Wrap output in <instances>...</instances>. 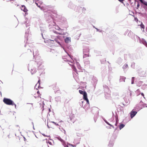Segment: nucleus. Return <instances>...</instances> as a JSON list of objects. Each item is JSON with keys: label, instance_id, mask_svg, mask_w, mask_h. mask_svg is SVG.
I'll return each instance as SVG.
<instances>
[{"label": "nucleus", "instance_id": "1", "mask_svg": "<svg viewBox=\"0 0 147 147\" xmlns=\"http://www.w3.org/2000/svg\"><path fill=\"white\" fill-rule=\"evenodd\" d=\"M3 101L6 105L12 106L14 105L15 107H16V105L14 104L13 101L9 99L5 98H3Z\"/></svg>", "mask_w": 147, "mask_h": 147}, {"label": "nucleus", "instance_id": "2", "mask_svg": "<svg viewBox=\"0 0 147 147\" xmlns=\"http://www.w3.org/2000/svg\"><path fill=\"white\" fill-rule=\"evenodd\" d=\"M35 3L38 7L39 8H40V5H41L42 4V3L41 1H39V0H38L37 1H36Z\"/></svg>", "mask_w": 147, "mask_h": 147}, {"label": "nucleus", "instance_id": "3", "mask_svg": "<svg viewBox=\"0 0 147 147\" xmlns=\"http://www.w3.org/2000/svg\"><path fill=\"white\" fill-rule=\"evenodd\" d=\"M137 113V112L136 111H131L130 113V116L132 118L134 117Z\"/></svg>", "mask_w": 147, "mask_h": 147}, {"label": "nucleus", "instance_id": "4", "mask_svg": "<svg viewBox=\"0 0 147 147\" xmlns=\"http://www.w3.org/2000/svg\"><path fill=\"white\" fill-rule=\"evenodd\" d=\"M21 8L22 10L25 13L27 12L28 11L26 7L24 5H22L21 7Z\"/></svg>", "mask_w": 147, "mask_h": 147}, {"label": "nucleus", "instance_id": "5", "mask_svg": "<svg viewBox=\"0 0 147 147\" xmlns=\"http://www.w3.org/2000/svg\"><path fill=\"white\" fill-rule=\"evenodd\" d=\"M52 88L54 90H57L58 88V87L57 86L56 84H53L52 86Z\"/></svg>", "mask_w": 147, "mask_h": 147}, {"label": "nucleus", "instance_id": "6", "mask_svg": "<svg viewBox=\"0 0 147 147\" xmlns=\"http://www.w3.org/2000/svg\"><path fill=\"white\" fill-rule=\"evenodd\" d=\"M66 43H68L71 42V38L69 37H67L65 40Z\"/></svg>", "mask_w": 147, "mask_h": 147}, {"label": "nucleus", "instance_id": "7", "mask_svg": "<svg viewBox=\"0 0 147 147\" xmlns=\"http://www.w3.org/2000/svg\"><path fill=\"white\" fill-rule=\"evenodd\" d=\"M83 99L84 100L88 99L87 94L86 92H84V94H83Z\"/></svg>", "mask_w": 147, "mask_h": 147}, {"label": "nucleus", "instance_id": "8", "mask_svg": "<svg viewBox=\"0 0 147 147\" xmlns=\"http://www.w3.org/2000/svg\"><path fill=\"white\" fill-rule=\"evenodd\" d=\"M89 49L88 48H86L83 50V53H89Z\"/></svg>", "mask_w": 147, "mask_h": 147}, {"label": "nucleus", "instance_id": "9", "mask_svg": "<svg viewBox=\"0 0 147 147\" xmlns=\"http://www.w3.org/2000/svg\"><path fill=\"white\" fill-rule=\"evenodd\" d=\"M83 53L84 54V57H89V53Z\"/></svg>", "mask_w": 147, "mask_h": 147}, {"label": "nucleus", "instance_id": "10", "mask_svg": "<svg viewBox=\"0 0 147 147\" xmlns=\"http://www.w3.org/2000/svg\"><path fill=\"white\" fill-rule=\"evenodd\" d=\"M139 22H140V23L139 24L138 26L140 25L141 27L142 28H144V26L143 24H142V22H141L140 21H139Z\"/></svg>", "mask_w": 147, "mask_h": 147}, {"label": "nucleus", "instance_id": "11", "mask_svg": "<svg viewBox=\"0 0 147 147\" xmlns=\"http://www.w3.org/2000/svg\"><path fill=\"white\" fill-rule=\"evenodd\" d=\"M127 95H129L130 97H131V91L130 90H128L127 92Z\"/></svg>", "mask_w": 147, "mask_h": 147}, {"label": "nucleus", "instance_id": "12", "mask_svg": "<svg viewBox=\"0 0 147 147\" xmlns=\"http://www.w3.org/2000/svg\"><path fill=\"white\" fill-rule=\"evenodd\" d=\"M125 126V125L123 124H121L119 126V129L121 130L122 128H123Z\"/></svg>", "mask_w": 147, "mask_h": 147}, {"label": "nucleus", "instance_id": "13", "mask_svg": "<svg viewBox=\"0 0 147 147\" xmlns=\"http://www.w3.org/2000/svg\"><path fill=\"white\" fill-rule=\"evenodd\" d=\"M84 92L81 90H79V92L81 94H83L84 93Z\"/></svg>", "mask_w": 147, "mask_h": 147}, {"label": "nucleus", "instance_id": "14", "mask_svg": "<svg viewBox=\"0 0 147 147\" xmlns=\"http://www.w3.org/2000/svg\"><path fill=\"white\" fill-rule=\"evenodd\" d=\"M125 77H121L120 78V80L121 81H125Z\"/></svg>", "mask_w": 147, "mask_h": 147}, {"label": "nucleus", "instance_id": "15", "mask_svg": "<svg viewBox=\"0 0 147 147\" xmlns=\"http://www.w3.org/2000/svg\"><path fill=\"white\" fill-rule=\"evenodd\" d=\"M109 125L113 127H114L113 126V125L111 124H110L106 120H104Z\"/></svg>", "mask_w": 147, "mask_h": 147}, {"label": "nucleus", "instance_id": "16", "mask_svg": "<svg viewBox=\"0 0 147 147\" xmlns=\"http://www.w3.org/2000/svg\"><path fill=\"white\" fill-rule=\"evenodd\" d=\"M128 67V65L127 64H125L123 66V69H125L127 68Z\"/></svg>", "mask_w": 147, "mask_h": 147}, {"label": "nucleus", "instance_id": "17", "mask_svg": "<svg viewBox=\"0 0 147 147\" xmlns=\"http://www.w3.org/2000/svg\"><path fill=\"white\" fill-rule=\"evenodd\" d=\"M37 93L38 95V97L41 98L40 96L41 95V94H40V93L38 91L37 92Z\"/></svg>", "mask_w": 147, "mask_h": 147}, {"label": "nucleus", "instance_id": "18", "mask_svg": "<svg viewBox=\"0 0 147 147\" xmlns=\"http://www.w3.org/2000/svg\"><path fill=\"white\" fill-rule=\"evenodd\" d=\"M55 40L57 42L58 44H59V45H61V44H60V42H59V40H57V39H55Z\"/></svg>", "mask_w": 147, "mask_h": 147}, {"label": "nucleus", "instance_id": "19", "mask_svg": "<svg viewBox=\"0 0 147 147\" xmlns=\"http://www.w3.org/2000/svg\"><path fill=\"white\" fill-rule=\"evenodd\" d=\"M85 100L86 101L87 103V104H88L89 105V100H88V98Z\"/></svg>", "mask_w": 147, "mask_h": 147}, {"label": "nucleus", "instance_id": "20", "mask_svg": "<svg viewBox=\"0 0 147 147\" xmlns=\"http://www.w3.org/2000/svg\"><path fill=\"white\" fill-rule=\"evenodd\" d=\"M69 146H72L73 147H76V145H72L71 144H69Z\"/></svg>", "mask_w": 147, "mask_h": 147}, {"label": "nucleus", "instance_id": "21", "mask_svg": "<svg viewBox=\"0 0 147 147\" xmlns=\"http://www.w3.org/2000/svg\"><path fill=\"white\" fill-rule=\"evenodd\" d=\"M74 71L76 72V73H77V69H76V67H74Z\"/></svg>", "mask_w": 147, "mask_h": 147}, {"label": "nucleus", "instance_id": "22", "mask_svg": "<svg viewBox=\"0 0 147 147\" xmlns=\"http://www.w3.org/2000/svg\"><path fill=\"white\" fill-rule=\"evenodd\" d=\"M135 20L137 22L138 21V19L136 18H135Z\"/></svg>", "mask_w": 147, "mask_h": 147}, {"label": "nucleus", "instance_id": "23", "mask_svg": "<svg viewBox=\"0 0 147 147\" xmlns=\"http://www.w3.org/2000/svg\"><path fill=\"white\" fill-rule=\"evenodd\" d=\"M139 6H140V4L139 3H138L137 4V5L136 8L138 9V8L139 7Z\"/></svg>", "mask_w": 147, "mask_h": 147}, {"label": "nucleus", "instance_id": "24", "mask_svg": "<svg viewBox=\"0 0 147 147\" xmlns=\"http://www.w3.org/2000/svg\"><path fill=\"white\" fill-rule=\"evenodd\" d=\"M142 3L146 5L147 4V2L145 1H144Z\"/></svg>", "mask_w": 147, "mask_h": 147}, {"label": "nucleus", "instance_id": "25", "mask_svg": "<svg viewBox=\"0 0 147 147\" xmlns=\"http://www.w3.org/2000/svg\"><path fill=\"white\" fill-rule=\"evenodd\" d=\"M42 135L44 136H46V137H50V136L46 135L45 134H42Z\"/></svg>", "mask_w": 147, "mask_h": 147}, {"label": "nucleus", "instance_id": "26", "mask_svg": "<svg viewBox=\"0 0 147 147\" xmlns=\"http://www.w3.org/2000/svg\"><path fill=\"white\" fill-rule=\"evenodd\" d=\"M56 29L59 30L60 29V28L59 27H57V28H56Z\"/></svg>", "mask_w": 147, "mask_h": 147}, {"label": "nucleus", "instance_id": "27", "mask_svg": "<svg viewBox=\"0 0 147 147\" xmlns=\"http://www.w3.org/2000/svg\"><path fill=\"white\" fill-rule=\"evenodd\" d=\"M120 2L122 3L124 0H118Z\"/></svg>", "mask_w": 147, "mask_h": 147}, {"label": "nucleus", "instance_id": "28", "mask_svg": "<svg viewBox=\"0 0 147 147\" xmlns=\"http://www.w3.org/2000/svg\"><path fill=\"white\" fill-rule=\"evenodd\" d=\"M142 3H143L144 1H143V0H139Z\"/></svg>", "mask_w": 147, "mask_h": 147}, {"label": "nucleus", "instance_id": "29", "mask_svg": "<svg viewBox=\"0 0 147 147\" xmlns=\"http://www.w3.org/2000/svg\"><path fill=\"white\" fill-rule=\"evenodd\" d=\"M141 94L142 95V96H143V97H144V98H145V97H144V94L143 93H142Z\"/></svg>", "mask_w": 147, "mask_h": 147}, {"label": "nucleus", "instance_id": "30", "mask_svg": "<svg viewBox=\"0 0 147 147\" xmlns=\"http://www.w3.org/2000/svg\"><path fill=\"white\" fill-rule=\"evenodd\" d=\"M40 80H38V83L39 84H40Z\"/></svg>", "mask_w": 147, "mask_h": 147}, {"label": "nucleus", "instance_id": "31", "mask_svg": "<svg viewBox=\"0 0 147 147\" xmlns=\"http://www.w3.org/2000/svg\"><path fill=\"white\" fill-rule=\"evenodd\" d=\"M139 21H138V22L137 23V24H138H138H139L140 23V22H139Z\"/></svg>", "mask_w": 147, "mask_h": 147}, {"label": "nucleus", "instance_id": "32", "mask_svg": "<svg viewBox=\"0 0 147 147\" xmlns=\"http://www.w3.org/2000/svg\"><path fill=\"white\" fill-rule=\"evenodd\" d=\"M51 123H53L55 124H56V123L55 122H51Z\"/></svg>", "mask_w": 147, "mask_h": 147}, {"label": "nucleus", "instance_id": "33", "mask_svg": "<svg viewBox=\"0 0 147 147\" xmlns=\"http://www.w3.org/2000/svg\"><path fill=\"white\" fill-rule=\"evenodd\" d=\"M48 143H49V144H51V142H48Z\"/></svg>", "mask_w": 147, "mask_h": 147}, {"label": "nucleus", "instance_id": "34", "mask_svg": "<svg viewBox=\"0 0 147 147\" xmlns=\"http://www.w3.org/2000/svg\"><path fill=\"white\" fill-rule=\"evenodd\" d=\"M55 124V125H58V124H57L56 123V124Z\"/></svg>", "mask_w": 147, "mask_h": 147}, {"label": "nucleus", "instance_id": "35", "mask_svg": "<svg viewBox=\"0 0 147 147\" xmlns=\"http://www.w3.org/2000/svg\"><path fill=\"white\" fill-rule=\"evenodd\" d=\"M115 125L116 126H117V123H116V124H115Z\"/></svg>", "mask_w": 147, "mask_h": 147}, {"label": "nucleus", "instance_id": "36", "mask_svg": "<svg viewBox=\"0 0 147 147\" xmlns=\"http://www.w3.org/2000/svg\"><path fill=\"white\" fill-rule=\"evenodd\" d=\"M37 84H36L35 86V87L36 86H37Z\"/></svg>", "mask_w": 147, "mask_h": 147}, {"label": "nucleus", "instance_id": "37", "mask_svg": "<svg viewBox=\"0 0 147 147\" xmlns=\"http://www.w3.org/2000/svg\"><path fill=\"white\" fill-rule=\"evenodd\" d=\"M68 147V146H66V147Z\"/></svg>", "mask_w": 147, "mask_h": 147}, {"label": "nucleus", "instance_id": "38", "mask_svg": "<svg viewBox=\"0 0 147 147\" xmlns=\"http://www.w3.org/2000/svg\"><path fill=\"white\" fill-rule=\"evenodd\" d=\"M47 126H48V127H49V125H48V124H47Z\"/></svg>", "mask_w": 147, "mask_h": 147}, {"label": "nucleus", "instance_id": "39", "mask_svg": "<svg viewBox=\"0 0 147 147\" xmlns=\"http://www.w3.org/2000/svg\"><path fill=\"white\" fill-rule=\"evenodd\" d=\"M49 40H50V41H51V40H50V39Z\"/></svg>", "mask_w": 147, "mask_h": 147}, {"label": "nucleus", "instance_id": "40", "mask_svg": "<svg viewBox=\"0 0 147 147\" xmlns=\"http://www.w3.org/2000/svg\"><path fill=\"white\" fill-rule=\"evenodd\" d=\"M146 5L147 6V4Z\"/></svg>", "mask_w": 147, "mask_h": 147}]
</instances>
